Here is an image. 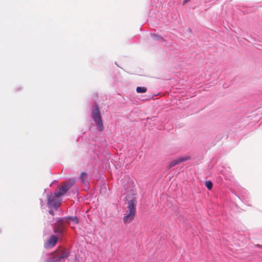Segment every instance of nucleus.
<instances>
[{
    "mask_svg": "<svg viewBox=\"0 0 262 262\" xmlns=\"http://www.w3.org/2000/svg\"><path fill=\"white\" fill-rule=\"evenodd\" d=\"M137 194L133 190H131L129 193L125 197L126 201H128L127 208L128 212L136 213L137 205Z\"/></svg>",
    "mask_w": 262,
    "mask_h": 262,
    "instance_id": "nucleus-3",
    "label": "nucleus"
},
{
    "mask_svg": "<svg viewBox=\"0 0 262 262\" xmlns=\"http://www.w3.org/2000/svg\"><path fill=\"white\" fill-rule=\"evenodd\" d=\"M66 184L68 186V187L71 188H73V189L77 190L78 189V185L76 184V180L75 178H70L69 180V182L67 183Z\"/></svg>",
    "mask_w": 262,
    "mask_h": 262,
    "instance_id": "nucleus-11",
    "label": "nucleus"
},
{
    "mask_svg": "<svg viewBox=\"0 0 262 262\" xmlns=\"http://www.w3.org/2000/svg\"><path fill=\"white\" fill-rule=\"evenodd\" d=\"M46 189H44V193H46Z\"/></svg>",
    "mask_w": 262,
    "mask_h": 262,
    "instance_id": "nucleus-19",
    "label": "nucleus"
},
{
    "mask_svg": "<svg viewBox=\"0 0 262 262\" xmlns=\"http://www.w3.org/2000/svg\"><path fill=\"white\" fill-rule=\"evenodd\" d=\"M58 235H52L45 244L46 248H52L54 247L57 243L58 239ZM59 237H60L59 236Z\"/></svg>",
    "mask_w": 262,
    "mask_h": 262,
    "instance_id": "nucleus-6",
    "label": "nucleus"
},
{
    "mask_svg": "<svg viewBox=\"0 0 262 262\" xmlns=\"http://www.w3.org/2000/svg\"><path fill=\"white\" fill-rule=\"evenodd\" d=\"M70 252L67 249H60L58 253L53 257L48 259L47 262H59L62 259L67 258L70 255Z\"/></svg>",
    "mask_w": 262,
    "mask_h": 262,
    "instance_id": "nucleus-5",
    "label": "nucleus"
},
{
    "mask_svg": "<svg viewBox=\"0 0 262 262\" xmlns=\"http://www.w3.org/2000/svg\"><path fill=\"white\" fill-rule=\"evenodd\" d=\"M150 36L154 40L156 41L161 40L162 41H164L165 40L164 39H163L161 35H157L155 33H151Z\"/></svg>",
    "mask_w": 262,
    "mask_h": 262,
    "instance_id": "nucleus-12",
    "label": "nucleus"
},
{
    "mask_svg": "<svg viewBox=\"0 0 262 262\" xmlns=\"http://www.w3.org/2000/svg\"><path fill=\"white\" fill-rule=\"evenodd\" d=\"M88 174L86 172H82L78 177L79 181L84 185L88 186L89 182L88 180Z\"/></svg>",
    "mask_w": 262,
    "mask_h": 262,
    "instance_id": "nucleus-8",
    "label": "nucleus"
},
{
    "mask_svg": "<svg viewBox=\"0 0 262 262\" xmlns=\"http://www.w3.org/2000/svg\"><path fill=\"white\" fill-rule=\"evenodd\" d=\"M63 186L59 189L58 191L55 192L58 194V196H62L64 195L70 189L66 184V182H63Z\"/></svg>",
    "mask_w": 262,
    "mask_h": 262,
    "instance_id": "nucleus-10",
    "label": "nucleus"
},
{
    "mask_svg": "<svg viewBox=\"0 0 262 262\" xmlns=\"http://www.w3.org/2000/svg\"><path fill=\"white\" fill-rule=\"evenodd\" d=\"M256 246H257V247H260V246H260V245H258V244H257V245H256Z\"/></svg>",
    "mask_w": 262,
    "mask_h": 262,
    "instance_id": "nucleus-18",
    "label": "nucleus"
},
{
    "mask_svg": "<svg viewBox=\"0 0 262 262\" xmlns=\"http://www.w3.org/2000/svg\"><path fill=\"white\" fill-rule=\"evenodd\" d=\"M135 215V213L127 212L124 214L123 217V222L125 224L131 222L134 219Z\"/></svg>",
    "mask_w": 262,
    "mask_h": 262,
    "instance_id": "nucleus-9",
    "label": "nucleus"
},
{
    "mask_svg": "<svg viewBox=\"0 0 262 262\" xmlns=\"http://www.w3.org/2000/svg\"><path fill=\"white\" fill-rule=\"evenodd\" d=\"M55 222L52 224L53 230L55 234L59 236H63L67 232V226L71 225L72 221L74 225L79 223V219L76 216H66L55 219Z\"/></svg>",
    "mask_w": 262,
    "mask_h": 262,
    "instance_id": "nucleus-1",
    "label": "nucleus"
},
{
    "mask_svg": "<svg viewBox=\"0 0 262 262\" xmlns=\"http://www.w3.org/2000/svg\"><path fill=\"white\" fill-rule=\"evenodd\" d=\"M136 91L139 93H143L147 91V89L145 87L138 86L136 88Z\"/></svg>",
    "mask_w": 262,
    "mask_h": 262,
    "instance_id": "nucleus-13",
    "label": "nucleus"
},
{
    "mask_svg": "<svg viewBox=\"0 0 262 262\" xmlns=\"http://www.w3.org/2000/svg\"><path fill=\"white\" fill-rule=\"evenodd\" d=\"M49 213L52 215H54V211L52 210V209H50V210L49 211Z\"/></svg>",
    "mask_w": 262,
    "mask_h": 262,
    "instance_id": "nucleus-16",
    "label": "nucleus"
},
{
    "mask_svg": "<svg viewBox=\"0 0 262 262\" xmlns=\"http://www.w3.org/2000/svg\"><path fill=\"white\" fill-rule=\"evenodd\" d=\"M190 0H184L183 2V5H185L186 3H187L188 2H189Z\"/></svg>",
    "mask_w": 262,
    "mask_h": 262,
    "instance_id": "nucleus-17",
    "label": "nucleus"
},
{
    "mask_svg": "<svg viewBox=\"0 0 262 262\" xmlns=\"http://www.w3.org/2000/svg\"><path fill=\"white\" fill-rule=\"evenodd\" d=\"M39 201H40V205H41V207H43V206H44L45 204L43 203V200L42 199H39Z\"/></svg>",
    "mask_w": 262,
    "mask_h": 262,
    "instance_id": "nucleus-15",
    "label": "nucleus"
},
{
    "mask_svg": "<svg viewBox=\"0 0 262 262\" xmlns=\"http://www.w3.org/2000/svg\"><path fill=\"white\" fill-rule=\"evenodd\" d=\"M189 159L188 157H179L178 158L174 160H173L172 161L170 162V163L168 165L167 168L168 169H171L176 165L180 164L182 162L186 161L187 160Z\"/></svg>",
    "mask_w": 262,
    "mask_h": 262,
    "instance_id": "nucleus-7",
    "label": "nucleus"
},
{
    "mask_svg": "<svg viewBox=\"0 0 262 262\" xmlns=\"http://www.w3.org/2000/svg\"><path fill=\"white\" fill-rule=\"evenodd\" d=\"M91 118L96 126V130L102 132L104 129L102 117L99 110V105L95 102L91 108Z\"/></svg>",
    "mask_w": 262,
    "mask_h": 262,
    "instance_id": "nucleus-2",
    "label": "nucleus"
},
{
    "mask_svg": "<svg viewBox=\"0 0 262 262\" xmlns=\"http://www.w3.org/2000/svg\"><path fill=\"white\" fill-rule=\"evenodd\" d=\"M212 183L211 181H206L205 182V186L209 189L210 190L212 188Z\"/></svg>",
    "mask_w": 262,
    "mask_h": 262,
    "instance_id": "nucleus-14",
    "label": "nucleus"
},
{
    "mask_svg": "<svg viewBox=\"0 0 262 262\" xmlns=\"http://www.w3.org/2000/svg\"><path fill=\"white\" fill-rule=\"evenodd\" d=\"M60 197L55 191L53 193H51L47 196V205L50 209H55L57 210L59 207L60 202L58 201V198Z\"/></svg>",
    "mask_w": 262,
    "mask_h": 262,
    "instance_id": "nucleus-4",
    "label": "nucleus"
}]
</instances>
